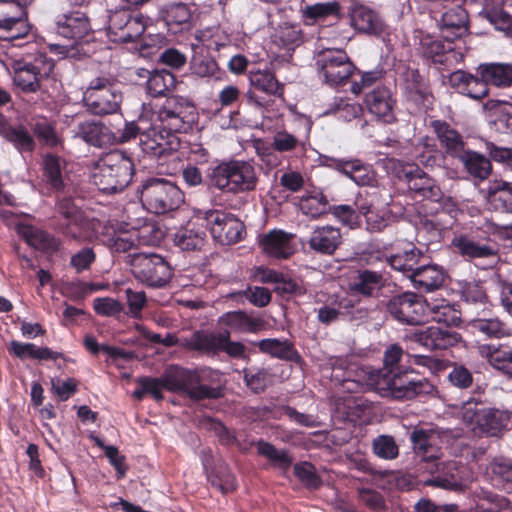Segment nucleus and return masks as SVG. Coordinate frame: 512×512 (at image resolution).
<instances>
[{"label":"nucleus","instance_id":"1","mask_svg":"<svg viewBox=\"0 0 512 512\" xmlns=\"http://www.w3.org/2000/svg\"><path fill=\"white\" fill-rule=\"evenodd\" d=\"M259 171L252 160H222L210 166L206 177L210 187L231 195L250 193L257 189Z\"/></svg>","mask_w":512,"mask_h":512},{"label":"nucleus","instance_id":"2","mask_svg":"<svg viewBox=\"0 0 512 512\" xmlns=\"http://www.w3.org/2000/svg\"><path fill=\"white\" fill-rule=\"evenodd\" d=\"M134 174V163L123 151L106 154L96 164L92 174L93 183L104 193L112 194L124 190Z\"/></svg>","mask_w":512,"mask_h":512},{"label":"nucleus","instance_id":"3","mask_svg":"<svg viewBox=\"0 0 512 512\" xmlns=\"http://www.w3.org/2000/svg\"><path fill=\"white\" fill-rule=\"evenodd\" d=\"M52 220V228L68 240L83 243L93 239L92 222L71 198L63 197L56 202Z\"/></svg>","mask_w":512,"mask_h":512},{"label":"nucleus","instance_id":"4","mask_svg":"<svg viewBox=\"0 0 512 512\" xmlns=\"http://www.w3.org/2000/svg\"><path fill=\"white\" fill-rule=\"evenodd\" d=\"M152 122L157 123L164 131L174 135L185 133L191 129L196 118L193 103L182 96H169L161 105L156 106Z\"/></svg>","mask_w":512,"mask_h":512},{"label":"nucleus","instance_id":"5","mask_svg":"<svg viewBox=\"0 0 512 512\" xmlns=\"http://www.w3.org/2000/svg\"><path fill=\"white\" fill-rule=\"evenodd\" d=\"M143 206L154 214H165L184 203V193L172 182L163 178H149L138 190Z\"/></svg>","mask_w":512,"mask_h":512},{"label":"nucleus","instance_id":"6","mask_svg":"<svg viewBox=\"0 0 512 512\" xmlns=\"http://www.w3.org/2000/svg\"><path fill=\"white\" fill-rule=\"evenodd\" d=\"M165 389L187 395L193 400L217 399L223 393L221 387H210L201 383L197 372L179 366L168 367L163 374Z\"/></svg>","mask_w":512,"mask_h":512},{"label":"nucleus","instance_id":"7","mask_svg":"<svg viewBox=\"0 0 512 512\" xmlns=\"http://www.w3.org/2000/svg\"><path fill=\"white\" fill-rule=\"evenodd\" d=\"M122 94L115 80L107 76L93 78L83 94V103L87 110L98 116L114 114L120 109Z\"/></svg>","mask_w":512,"mask_h":512},{"label":"nucleus","instance_id":"8","mask_svg":"<svg viewBox=\"0 0 512 512\" xmlns=\"http://www.w3.org/2000/svg\"><path fill=\"white\" fill-rule=\"evenodd\" d=\"M133 276L142 284L162 288L172 278L173 270L168 261L155 253H135L130 260Z\"/></svg>","mask_w":512,"mask_h":512},{"label":"nucleus","instance_id":"9","mask_svg":"<svg viewBox=\"0 0 512 512\" xmlns=\"http://www.w3.org/2000/svg\"><path fill=\"white\" fill-rule=\"evenodd\" d=\"M320 77L329 86L345 84L355 71V65L342 49H325L316 58Z\"/></svg>","mask_w":512,"mask_h":512},{"label":"nucleus","instance_id":"10","mask_svg":"<svg viewBox=\"0 0 512 512\" xmlns=\"http://www.w3.org/2000/svg\"><path fill=\"white\" fill-rule=\"evenodd\" d=\"M54 61L45 55H39L30 62L19 61L13 66V83L24 93H36L41 81L50 76Z\"/></svg>","mask_w":512,"mask_h":512},{"label":"nucleus","instance_id":"11","mask_svg":"<svg viewBox=\"0 0 512 512\" xmlns=\"http://www.w3.org/2000/svg\"><path fill=\"white\" fill-rule=\"evenodd\" d=\"M202 220L214 240L222 245L235 244L245 234L244 224L235 215L222 210H207Z\"/></svg>","mask_w":512,"mask_h":512},{"label":"nucleus","instance_id":"12","mask_svg":"<svg viewBox=\"0 0 512 512\" xmlns=\"http://www.w3.org/2000/svg\"><path fill=\"white\" fill-rule=\"evenodd\" d=\"M387 312L398 322L419 325L427 320L426 302L413 292H404L389 298L385 304Z\"/></svg>","mask_w":512,"mask_h":512},{"label":"nucleus","instance_id":"13","mask_svg":"<svg viewBox=\"0 0 512 512\" xmlns=\"http://www.w3.org/2000/svg\"><path fill=\"white\" fill-rule=\"evenodd\" d=\"M145 31L143 16L128 9L112 11L108 18V33L113 42L127 43L138 39Z\"/></svg>","mask_w":512,"mask_h":512},{"label":"nucleus","instance_id":"14","mask_svg":"<svg viewBox=\"0 0 512 512\" xmlns=\"http://www.w3.org/2000/svg\"><path fill=\"white\" fill-rule=\"evenodd\" d=\"M409 371L399 369L363 370L360 375L366 377L368 384L382 397L400 400L404 384H409Z\"/></svg>","mask_w":512,"mask_h":512},{"label":"nucleus","instance_id":"15","mask_svg":"<svg viewBox=\"0 0 512 512\" xmlns=\"http://www.w3.org/2000/svg\"><path fill=\"white\" fill-rule=\"evenodd\" d=\"M139 144L145 154L161 158L176 152L181 143L177 135L164 131L157 123L152 122L141 133Z\"/></svg>","mask_w":512,"mask_h":512},{"label":"nucleus","instance_id":"16","mask_svg":"<svg viewBox=\"0 0 512 512\" xmlns=\"http://www.w3.org/2000/svg\"><path fill=\"white\" fill-rule=\"evenodd\" d=\"M0 31L2 38L13 41L25 37L29 26L23 5L14 0H0Z\"/></svg>","mask_w":512,"mask_h":512},{"label":"nucleus","instance_id":"17","mask_svg":"<svg viewBox=\"0 0 512 512\" xmlns=\"http://www.w3.org/2000/svg\"><path fill=\"white\" fill-rule=\"evenodd\" d=\"M55 31L59 36L78 43L91 32L90 20L83 11H67L55 17Z\"/></svg>","mask_w":512,"mask_h":512},{"label":"nucleus","instance_id":"18","mask_svg":"<svg viewBox=\"0 0 512 512\" xmlns=\"http://www.w3.org/2000/svg\"><path fill=\"white\" fill-rule=\"evenodd\" d=\"M302 244L314 254L332 256L342 244L341 230L332 225H317Z\"/></svg>","mask_w":512,"mask_h":512},{"label":"nucleus","instance_id":"19","mask_svg":"<svg viewBox=\"0 0 512 512\" xmlns=\"http://www.w3.org/2000/svg\"><path fill=\"white\" fill-rule=\"evenodd\" d=\"M329 161L336 171L351 179L358 186H374L376 173L370 164L357 158L345 159L330 157Z\"/></svg>","mask_w":512,"mask_h":512},{"label":"nucleus","instance_id":"20","mask_svg":"<svg viewBox=\"0 0 512 512\" xmlns=\"http://www.w3.org/2000/svg\"><path fill=\"white\" fill-rule=\"evenodd\" d=\"M332 368L331 377L340 382L343 391L348 393H358L366 388H373L368 384L366 377L360 375L363 370H373L371 367H360L355 371L347 367L346 361L340 358L330 360Z\"/></svg>","mask_w":512,"mask_h":512},{"label":"nucleus","instance_id":"21","mask_svg":"<svg viewBox=\"0 0 512 512\" xmlns=\"http://www.w3.org/2000/svg\"><path fill=\"white\" fill-rule=\"evenodd\" d=\"M385 284L386 280L380 272L361 269L350 278L348 290L353 296L377 298Z\"/></svg>","mask_w":512,"mask_h":512},{"label":"nucleus","instance_id":"22","mask_svg":"<svg viewBox=\"0 0 512 512\" xmlns=\"http://www.w3.org/2000/svg\"><path fill=\"white\" fill-rule=\"evenodd\" d=\"M403 177L409 190L416 195L432 201L441 199L442 191L436 181L418 166L405 169Z\"/></svg>","mask_w":512,"mask_h":512},{"label":"nucleus","instance_id":"23","mask_svg":"<svg viewBox=\"0 0 512 512\" xmlns=\"http://www.w3.org/2000/svg\"><path fill=\"white\" fill-rule=\"evenodd\" d=\"M449 84L458 93L474 100H481L488 96L489 88L482 77L477 73L472 75L462 70L450 74Z\"/></svg>","mask_w":512,"mask_h":512},{"label":"nucleus","instance_id":"24","mask_svg":"<svg viewBox=\"0 0 512 512\" xmlns=\"http://www.w3.org/2000/svg\"><path fill=\"white\" fill-rule=\"evenodd\" d=\"M74 136L98 148L116 143L115 133L102 122L83 121L77 125Z\"/></svg>","mask_w":512,"mask_h":512},{"label":"nucleus","instance_id":"25","mask_svg":"<svg viewBox=\"0 0 512 512\" xmlns=\"http://www.w3.org/2000/svg\"><path fill=\"white\" fill-rule=\"evenodd\" d=\"M205 224L189 221L174 234V244L183 251H200L207 243Z\"/></svg>","mask_w":512,"mask_h":512},{"label":"nucleus","instance_id":"26","mask_svg":"<svg viewBox=\"0 0 512 512\" xmlns=\"http://www.w3.org/2000/svg\"><path fill=\"white\" fill-rule=\"evenodd\" d=\"M294 235L283 230H271L261 236L259 244L265 254L276 259H288L293 253Z\"/></svg>","mask_w":512,"mask_h":512},{"label":"nucleus","instance_id":"27","mask_svg":"<svg viewBox=\"0 0 512 512\" xmlns=\"http://www.w3.org/2000/svg\"><path fill=\"white\" fill-rule=\"evenodd\" d=\"M439 27L444 40L454 41L468 31V13L463 7L454 6L442 14Z\"/></svg>","mask_w":512,"mask_h":512},{"label":"nucleus","instance_id":"28","mask_svg":"<svg viewBox=\"0 0 512 512\" xmlns=\"http://www.w3.org/2000/svg\"><path fill=\"white\" fill-rule=\"evenodd\" d=\"M366 106L371 114L385 123H392L395 120L393 109L395 100L389 89L377 87L365 97Z\"/></svg>","mask_w":512,"mask_h":512},{"label":"nucleus","instance_id":"29","mask_svg":"<svg viewBox=\"0 0 512 512\" xmlns=\"http://www.w3.org/2000/svg\"><path fill=\"white\" fill-rule=\"evenodd\" d=\"M460 338L458 333L437 326L415 333L416 342L430 350L447 349L457 344Z\"/></svg>","mask_w":512,"mask_h":512},{"label":"nucleus","instance_id":"30","mask_svg":"<svg viewBox=\"0 0 512 512\" xmlns=\"http://www.w3.org/2000/svg\"><path fill=\"white\" fill-rule=\"evenodd\" d=\"M452 245L464 257L469 259H486L496 257L497 248L489 241L482 242L471 236L460 235L452 240Z\"/></svg>","mask_w":512,"mask_h":512},{"label":"nucleus","instance_id":"31","mask_svg":"<svg viewBox=\"0 0 512 512\" xmlns=\"http://www.w3.org/2000/svg\"><path fill=\"white\" fill-rule=\"evenodd\" d=\"M445 279V272L442 267L436 264L420 265L410 276L414 288L431 292L439 289Z\"/></svg>","mask_w":512,"mask_h":512},{"label":"nucleus","instance_id":"32","mask_svg":"<svg viewBox=\"0 0 512 512\" xmlns=\"http://www.w3.org/2000/svg\"><path fill=\"white\" fill-rule=\"evenodd\" d=\"M485 476L493 487L512 491V461L503 457L493 458L486 466Z\"/></svg>","mask_w":512,"mask_h":512},{"label":"nucleus","instance_id":"33","mask_svg":"<svg viewBox=\"0 0 512 512\" xmlns=\"http://www.w3.org/2000/svg\"><path fill=\"white\" fill-rule=\"evenodd\" d=\"M430 126L449 155L458 158L460 154L465 151L463 137L447 122L442 120H433L431 121Z\"/></svg>","mask_w":512,"mask_h":512},{"label":"nucleus","instance_id":"34","mask_svg":"<svg viewBox=\"0 0 512 512\" xmlns=\"http://www.w3.org/2000/svg\"><path fill=\"white\" fill-rule=\"evenodd\" d=\"M352 26L363 33L378 35L384 30V23L379 15L364 5L355 6L351 12Z\"/></svg>","mask_w":512,"mask_h":512},{"label":"nucleus","instance_id":"35","mask_svg":"<svg viewBox=\"0 0 512 512\" xmlns=\"http://www.w3.org/2000/svg\"><path fill=\"white\" fill-rule=\"evenodd\" d=\"M472 496L477 512H502L511 505L508 498L480 486L473 489Z\"/></svg>","mask_w":512,"mask_h":512},{"label":"nucleus","instance_id":"36","mask_svg":"<svg viewBox=\"0 0 512 512\" xmlns=\"http://www.w3.org/2000/svg\"><path fill=\"white\" fill-rule=\"evenodd\" d=\"M458 159L463 164L466 172L475 179L483 181L492 173V159L485 157L479 152L465 150Z\"/></svg>","mask_w":512,"mask_h":512},{"label":"nucleus","instance_id":"37","mask_svg":"<svg viewBox=\"0 0 512 512\" xmlns=\"http://www.w3.org/2000/svg\"><path fill=\"white\" fill-rule=\"evenodd\" d=\"M219 323L227 327L230 332L256 333L262 327V321L253 318L244 311H230L219 318Z\"/></svg>","mask_w":512,"mask_h":512},{"label":"nucleus","instance_id":"38","mask_svg":"<svg viewBox=\"0 0 512 512\" xmlns=\"http://www.w3.org/2000/svg\"><path fill=\"white\" fill-rule=\"evenodd\" d=\"M227 337V329L218 333H207L195 331L189 338H186L184 345L189 349L216 354L220 351L221 341Z\"/></svg>","mask_w":512,"mask_h":512},{"label":"nucleus","instance_id":"39","mask_svg":"<svg viewBox=\"0 0 512 512\" xmlns=\"http://www.w3.org/2000/svg\"><path fill=\"white\" fill-rule=\"evenodd\" d=\"M426 484L451 491H462L465 487L461 470L455 462L444 464L441 471L436 476L427 480Z\"/></svg>","mask_w":512,"mask_h":512},{"label":"nucleus","instance_id":"40","mask_svg":"<svg viewBox=\"0 0 512 512\" xmlns=\"http://www.w3.org/2000/svg\"><path fill=\"white\" fill-rule=\"evenodd\" d=\"M0 135L12 143L20 152H31L34 150V139L26 128L9 125L2 115L0 116Z\"/></svg>","mask_w":512,"mask_h":512},{"label":"nucleus","instance_id":"41","mask_svg":"<svg viewBox=\"0 0 512 512\" xmlns=\"http://www.w3.org/2000/svg\"><path fill=\"white\" fill-rule=\"evenodd\" d=\"M477 73L489 84L496 87H506L512 84V65L503 63L481 64Z\"/></svg>","mask_w":512,"mask_h":512},{"label":"nucleus","instance_id":"42","mask_svg":"<svg viewBox=\"0 0 512 512\" xmlns=\"http://www.w3.org/2000/svg\"><path fill=\"white\" fill-rule=\"evenodd\" d=\"M510 414L495 408H485L476 429L488 436H497L508 424Z\"/></svg>","mask_w":512,"mask_h":512},{"label":"nucleus","instance_id":"43","mask_svg":"<svg viewBox=\"0 0 512 512\" xmlns=\"http://www.w3.org/2000/svg\"><path fill=\"white\" fill-rule=\"evenodd\" d=\"M26 242L33 248L46 253H54L60 250L62 240L53 234L34 227L23 229Z\"/></svg>","mask_w":512,"mask_h":512},{"label":"nucleus","instance_id":"44","mask_svg":"<svg viewBox=\"0 0 512 512\" xmlns=\"http://www.w3.org/2000/svg\"><path fill=\"white\" fill-rule=\"evenodd\" d=\"M256 346L262 353L280 360L297 362L300 359V355L295 350L294 345L288 340L267 338L257 342Z\"/></svg>","mask_w":512,"mask_h":512},{"label":"nucleus","instance_id":"45","mask_svg":"<svg viewBox=\"0 0 512 512\" xmlns=\"http://www.w3.org/2000/svg\"><path fill=\"white\" fill-rule=\"evenodd\" d=\"M488 202L494 210L512 214V183L494 181L488 188Z\"/></svg>","mask_w":512,"mask_h":512},{"label":"nucleus","instance_id":"46","mask_svg":"<svg viewBox=\"0 0 512 512\" xmlns=\"http://www.w3.org/2000/svg\"><path fill=\"white\" fill-rule=\"evenodd\" d=\"M194 38L196 43H192L193 48L203 46L207 50L214 51H218L230 42L228 34L218 25L197 30Z\"/></svg>","mask_w":512,"mask_h":512},{"label":"nucleus","instance_id":"47","mask_svg":"<svg viewBox=\"0 0 512 512\" xmlns=\"http://www.w3.org/2000/svg\"><path fill=\"white\" fill-rule=\"evenodd\" d=\"M359 212L365 217L367 229L370 232H381L394 220L389 209L377 210L371 204L360 203L357 200Z\"/></svg>","mask_w":512,"mask_h":512},{"label":"nucleus","instance_id":"48","mask_svg":"<svg viewBox=\"0 0 512 512\" xmlns=\"http://www.w3.org/2000/svg\"><path fill=\"white\" fill-rule=\"evenodd\" d=\"M422 257L423 253L415 246H411L409 250L388 257L387 263L392 269L403 273L410 279L411 274L415 272L419 266Z\"/></svg>","mask_w":512,"mask_h":512},{"label":"nucleus","instance_id":"49","mask_svg":"<svg viewBox=\"0 0 512 512\" xmlns=\"http://www.w3.org/2000/svg\"><path fill=\"white\" fill-rule=\"evenodd\" d=\"M259 455L269 460L270 464L286 473L293 463V456L285 449H277L273 444L260 440L256 444Z\"/></svg>","mask_w":512,"mask_h":512},{"label":"nucleus","instance_id":"50","mask_svg":"<svg viewBox=\"0 0 512 512\" xmlns=\"http://www.w3.org/2000/svg\"><path fill=\"white\" fill-rule=\"evenodd\" d=\"M472 329L488 338L501 339L512 335L509 326L499 318L476 317L471 319Z\"/></svg>","mask_w":512,"mask_h":512},{"label":"nucleus","instance_id":"51","mask_svg":"<svg viewBox=\"0 0 512 512\" xmlns=\"http://www.w3.org/2000/svg\"><path fill=\"white\" fill-rule=\"evenodd\" d=\"M164 20L168 29L173 33H177L191 28L192 13L186 4L177 3L167 8Z\"/></svg>","mask_w":512,"mask_h":512},{"label":"nucleus","instance_id":"52","mask_svg":"<svg viewBox=\"0 0 512 512\" xmlns=\"http://www.w3.org/2000/svg\"><path fill=\"white\" fill-rule=\"evenodd\" d=\"M65 162L60 157L47 154L42 161L43 176L50 187L56 191L64 189L63 169Z\"/></svg>","mask_w":512,"mask_h":512},{"label":"nucleus","instance_id":"53","mask_svg":"<svg viewBox=\"0 0 512 512\" xmlns=\"http://www.w3.org/2000/svg\"><path fill=\"white\" fill-rule=\"evenodd\" d=\"M483 9L480 12L491 25L498 31L503 32L506 36L512 35V15L497 5L490 2H484Z\"/></svg>","mask_w":512,"mask_h":512},{"label":"nucleus","instance_id":"54","mask_svg":"<svg viewBox=\"0 0 512 512\" xmlns=\"http://www.w3.org/2000/svg\"><path fill=\"white\" fill-rule=\"evenodd\" d=\"M249 81L252 87L266 94L283 96V85L279 83L275 75L268 70L251 71Z\"/></svg>","mask_w":512,"mask_h":512},{"label":"nucleus","instance_id":"55","mask_svg":"<svg viewBox=\"0 0 512 512\" xmlns=\"http://www.w3.org/2000/svg\"><path fill=\"white\" fill-rule=\"evenodd\" d=\"M486 357L493 369L507 379L512 380V349L502 345L489 347Z\"/></svg>","mask_w":512,"mask_h":512},{"label":"nucleus","instance_id":"56","mask_svg":"<svg viewBox=\"0 0 512 512\" xmlns=\"http://www.w3.org/2000/svg\"><path fill=\"white\" fill-rule=\"evenodd\" d=\"M176 84L173 73L167 70H154L149 72L146 83L148 93L153 97L163 96L171 91Z\"/></svg>","mask_w":512,"mask_h":512},{"label":"nucleus","instance_id":"57","mask_svg":"<svg viewBox=\"0 0 512 512\" xmlns=\"http://www.w3.org/2000/svg\"><path fill=\"white\" fill-rule=\"evenodd\" d=\"M462 301L470 308L482 307L488 303V296L483 285L478 281H464L460 283Z\"/></svg>","mask_w":512,"mask_h":512},{"label":"nucleus","instance_id":"58","mask_svg":"<svg viewBox=\"0 0 512 512\" xmlns=\"http://www.w3.org/2000/svg\"><path fill=\"white\" fill-rule=\"evenodd\" d=\"M31 129L39 142L45 146L56 147L61 143L55 124L46 118L34 119Z\"/></svg>","mask_w":512,"mask_h":512},{"label":"nucleus","instance_id":"59","mask_svg":"<svg viewBox=\"0 0 512 512\" xmlns=\"http://www.w3.org/2000/svg\"><path fill=\"white\" fill-rule=\"evenodd\" d=\"M340 5L336 1L316 3L307 5L303 8V17L309 24L317 21H323L328 17L339 16Z\"/></svg>","mask_w":512,"mask_h":512},{"label":"nucleus","instance_id":"60","mask_svg":"<svg viewBox=\"0 0 512 512\" xmlns=\"http://www.w3.org/2000/svg\"><path fill=\"white\" fill-rule=\"evenodd\" d=\"M293 471L296 478L307 489L317 490L322 486V479L312 463L308 461L298 462L294 465Z\"/></svg>","mask_w":512,"mask_h":512},{"label":"nucleus","instance_id":"61","mask_svg":"<svg viewBox=\"0 0 512 512\" xmlns=\"http://www.w3.org/2000/svg\"><path fill=\"white\" fill-rule=\"evenodd\" d=\"M144 243H146V241L142 239L139 231L121 233L107 240V246L111 251L117 253L128 252Z\"/></svg>","mask_w":512,"mask_h":512},{"label":"nucleus","instance_id":"62","mask_svg":"<svg viewBox=\"0 0 512 512\" xmlns=\"http://www.w3.org/2000/svg\"><path fill=\"white\" fill-rule=\"evenodd\" d=\"M243 379L245 385L255 394L264 392L272 382L271 374L264 368L244 369Z\"/></svg>","mask_w":512,"mask_h":512},{"label":"nucleus","instance_id":"63","mask_svg":"<svg viewBox=\"0 0 512 512\" xmlns=\"http://www.w3.org/2000/svg\"><path fill=\"white\" fill-rule=\"evenodd\" d=\"M372 451L383 460H394L399 456V446L391 435H378L372 440Z\"/></svg>","mask_w":512,"mask_h":512},{"label":"nucleus","instance_id":"64","mask_svg":"<svg viewBox=\"0 0 512 512\" xmlns=\"http://www.w3.org/2000/svg\"><path fill=\"white\" fill-rule=\"evenodd\" d=\"M405 91L415 103H422L429 97L427 84L417 71H412L406 79Z\"/></svg>","mask_w":512,"mask_h":512}]
</instances>
